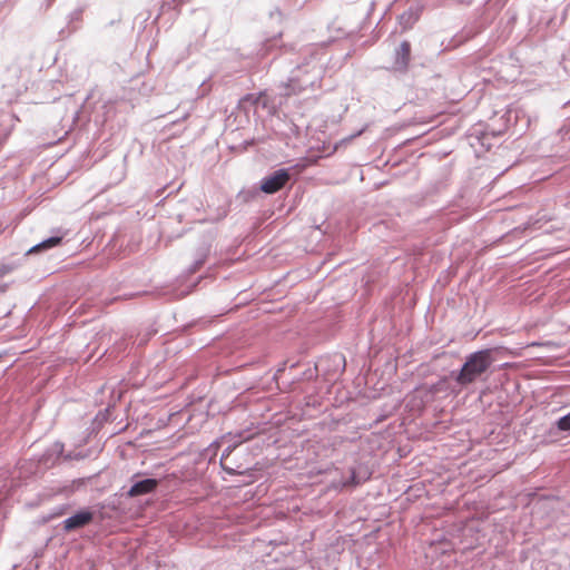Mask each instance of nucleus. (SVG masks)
Wrapping results in <instances>:
<instances>
[{
  "instance_id": "f257e3e1",
  "label": "nucleus",
  "mask_w": 570,
  "mask_h": 570,
  "mask_svg": "<svg viewBox=\"0 0 570 570\" xmlns=\"http://www.w3.org/2000/svg\"><path fill=\"white\" fill-rule=\"evenodd\" d=\"M322 75L323 66L313 57L292 70L288 81L284 85V95H297L320 87Z\"/></svg>"
},
{
  "instance_id": "f03ea898",
  "label": "nucleus",
  "mask_w": 570,
  "mask_h": 570,
  "mask_svg": "<svg viewBox=\"0 0 570 570\" xmlns=\"http://www.w3.org/2000/svg\"><path fill=\"white\" fill-rule=\"evenodd\" d=\"M492 353L493 350L484 348L469 354L461 370L452 372L453 380L461 386L475 382L494 362Z\"/></svg>"
},
{
  "instance_id": "7ed1b4c3",
  "label": "nucleus",
  "mask_w": 570,
  "mask_h": 570,
  "mask_svg": "<svg viewBox=\"0 0 570 570\" xmlns=\"http://www.w3.org/2000/svg\"><path fill=\"white\" fill-rule=\"evenodd\" d=\"M291 179L289 168H279L261 180L259 189L268 195L281 190Z\"/></svg>"
},
{
  "instance_id": "20e7f679",
  "label": "nucleus",
  "mask_w": 570,
  "mask_h": 570,
  "mask_svg": "<svg viewBox=\"0 0 570 570\" xmlns=\"http://www.w3.org/2000/svg\"><path fill=\"white\" fill-rule=\"evenodd\" d=\"M131 487L121 493V497L137 498L153 493L158 487V480L154 478H141L140 474H134L131 476Z\"/></svg>"
},
{
  "instance_id": "39448f33",
  "label": "nucleus",
  "mask_w": 570,
  "mask_h": 570,
  "mask_svg": "<svg viewBox=\"0 0 570 570\" xmlns=\"http://www.w3.org/2000/svg\"><path fill=\"white\" fill-rule=\"evenodd\" d=\"M94 517V512L89 509L79 510L75 514L70 515L69 518L62 521V528L66 532L82 529L89 523H91Z\"/></svg>"
},
{
  "instance_id": "423d86ee",
  "label": "nucleus",
  "mask_w": 570,
  "mask_h": 570,
  "mask_svg": "<svg viewBox=\"0 0 570 570\" xmlns=\"http://www.w3.org/2000/svg\"><path fill=\"white\" fill-rule=\"evenodd\" d=\"M411 58V45L409 41H402L400 47L395 50L393 70L399 72H406Z\"/></svg>"
},
{
  "instance_id": "0eeeda50",
  "label": "nucleus",
  "mask_w": 570,
  "mask_h": 570,
  "mask_svg": "<svg viewBox=\"0 0 570 570\" xmlns=\"http://www.w3.org/2000/svg\"><path fill=\"white\" fill-rule=\"evenodd\" d=\"M331 361L336 367L342 366V370L345 367V358L343 355H334L333 357H322L316 362L314 370H308L305 374L308 379H312L315 375H317L320 372H325V363Z\"/></svg>"
},
{
  "instance_id": "6e6552de",
  "label": "nucleus",
  "mask_w": 570,
  "mask_h": 570,
  "mask_svg": "<svg viewBox=\"0 0 570 570\" xmlns=\"http://www.w3.org/2000/svg\"><path fill=\"white\" fill-rule=\"evenodd\" d=\"M18 268V264L16 263H2L0 264V294L8 291L10 286V282H6L4 277L10 275Z\"/></svg>"
},
{
  "instance_id": "1a4fd4ad",
  "label": "nucleus",
  "mask_w": 570,
  "mask_h": 570,
  "mask_svg": "<svg viewBox=\"0 0 570 570\" xmlns=\"http://www.w3.org/2000/svg\"><path fill=\"white\" fill-rule=\"evenodd\" d=\"M62 237L61 236H51L42 242L38 243L37 245L32 246L27 254L38 253L40 250L53 248L61 244Z\"/></svg>"
},
{
  "instance_id": "9d476101",
  "label": "nucleus",
  "mask_w": 570,
  "mask_h": 570,
  "mask_svg": "<svg viewBox=\"0 0 570 570\" xmlns=\"http://www.w3.org/2000/svg\"><path fill=\"white\" fill-rule=\"evenodd\" d=\"M0 119H1V125H0V139H1V138H6L10 134V131H11L14 122L18 120V118L13 114L6 112L0 116Z\"/></svg>"
},
{
  "instance_id": "9b49d317",
  "label": "nucleus",
  "mask_w": 570,
  "mask_h": 570,
  "mask_svg": "<svg viewBox=\"0 0 570 570\" xmlns=\"http://www.w3.org/2000/svg\"><path fill=\"white\" fill-rule=\"evenodd\" d=\"M417 19H419V10L411 8L400 16L399 22L403 30H407V29L412 28V26L417 21Z\"/></svg>"
},
{
  "instance_id": "f8f14e48",
  "label": "nucleus",
  "mask_w": 570,
  "mask_h": 570,
  "mask_svg": "<svg viewBox=\"0 0 570 570\" xmlns=\"http://www.w3.org/2000/svg\"><path fill=\"white\" fill-rule=\"evenodd\" d=\"M261 101H263V92L257 95L248 94L240 99L239 104L245 110H247V106H249L254 107V110L256 111L259 108Z\"/></svg>"
},
{
  "instance_id": "ddd939ff",
  "label": "nucleus",
  "mask_w": 570,
  "mask_h": 570,
  "mask_svg": "<svg viewBox=\"0 0 570 570\" xmlns=\"http://www.w3.org/2000/svg\"><path fill=\"white\" fill-rule=\"evenodd\" d=\"M370 475L365 472L363 475L357 473L355 470H351V475L348 481L345 482V485H358L366 481Z\"/></svg>"
},
{
  "instance_id": "4468645a",
  "label": "nucleus",
  "mask_w": 570,
  "mask_h": 570,
  "mask_svg": "<svg viewBox=\"0 0 570 570\" xmlns=\"http://www.w3.org/2000/svg\"><path fill=\"white\" fill-rule=\"evenodd\" d=\"M556 426L561 432H567L570 434V412L558 419L556 422Z\"/></svg>"
},
{
  "instance_id": "2eb2a0df",
  "label": "nucleus",
  "mask_w": 570,
  "mask_h": 570,
  "mask_svg": "<svg viewBox=\"0 0 570 570\" xmlns=\"http://www.w3.org/2000/svg\"><path fill=\"white\" fill-rule=\"evenodd\" d=\"M205 259H206V256L205 255H202L199 256L197 259H195V262L191 264V266L189 267L188 272L190 274L197 272L199 269V267L205 263Z\"/></svg>"
},
{
  "instance_id": "dca6fc26",
  "label": "nucleus",
  "mask_w": 570,
  "mask_h": 570,
  "mask_svg": "<svg viewBox=\"0 0 570 570\" xmlns=\"http://www.w3.org/2000/svg\"><path fill=\"white\" fill-rule=\"evenodd\" d=\"M237 444H232V445H228L222 453V456H220V462H224L230 454L232 452L235 450Z\"/></svg>"
},
{
  "instance_id": "f3484780",
  "label": "nucleus",
  "mask_w": 570,
  "mask_h": 570,
  "mask_svg": "<svg viewBox=\"0 0 570 570\" xmlns=\"http://www.w3.org/2000/svg\"><path fill=\"white\" fill-rule=\"evenodd\" d=\"M259 108L267 109L268 111H272V109L274 108L273 106L269 105L265 92H263V101H261Z\"/></svg>"
},
{
  "instance_id": "a211bd4d",
  "label": "nucleus",
  "mask_w": 570,
  "mask_h": 570,
  "mask_svg": "<svg viewBox=\"0 0 570 570\" xmlns=\"http://www.w3.org/2000/svg\"><path fill=\"white\" fill-rule=\"evenodd\" d=\"M220 465H222L223 470H224L225 472H227L229 475H237V474H242V472H239V471H237V470H235V469H233V468H230V466H228V465L224 464V462H220Z\"/></svg>"
},
{
  "instance_id": "6ab92c4d",
  "label": "nucleus",
  "mask_w": 570,
  "mask_h": 570,
  "mask_svg": "<svg viewBox=\"0 0 570 570\" xmlns=\"http://www.w3.org/2000/svg\"><path fill=\"white\" fill-rule=\"evenodd\" d=\"M55 0H46L41 6H40V9L43 10V11H47L51 4L53 3Z\"/></svg>"
},
{
  "instance_id": "aec40b11",
  "label": "nucleus",
  "mask_w": 570,
  "mask_h": 570,
  "mask_svg": "<svg viewBox=\"0 0 570 570\" xmlns=\"http://www.w3.org/2000/svg\"><path fill=\"white\" fill-rule=\"evenodd\" d=\"M363 132H364V128H362V129H361V130H358L357 132H355V134L351 135V136L347 138V140L354 139V138H356V137L361 136Z\"/></svg>"
},
{
  "instance_id": "412c9836",
  "label": "nucleus",
  "mask_w": 570,
  "mask_h": 570,
  "mask_svg": "<svg viewBox=\"0 0 570 570\" xmlns=\"http://www.w3.org/2000/svg\"><path fill=\"white\" fill-rule=\"evenodd\" d=\"M80 13H81L80 11H73V12L71 13V19H78V18H79V16H80Z\"/></svg>"
},
{
  "instance_id": "4be33fe9",
  "label": "nucleus",
  "mask_w": 570,
  "mask_h": 570,
  "mask_svg": "<svg viewBox=\"0 0 570 570\" xmlns=\"http://www.w3.org/2000/svg\"><path fill=\"white\" fill-rule=\"evenodd\" d=\"M55 448L58 452H62L63 445L61 443H56Z\"/></svg>"
},
{
  "instance_id": "5701e85b",
  "label": "nucleus",
  "mask_w": 570,
  "mask_h": 570,
  "mask_svg": "<svg viewBox=\"0 0 570 570\" xmlns=\"http://www.w3.org/2000/svg\"><path fill=\"white\" fill-rule=\"evenodd\" d=\"M147 338H142L139 344L146 343Z\"/></svg>"
},
{
  "instance_id": "b1692460",
  "label": "nucleus",
  "mask_w": 570,
  "mask_h": 570,
  "mask_svg": "<svg viewBox=\"0 0 570 570\" xmlns=\"http://www.w3.org/2000/svg\"><path fill=\"white\" fill-rule=\"evenodd\" d=\"M73 456H71L70 454L66 456L67 460H71Z\"/></svg>"
}]
</instances>
